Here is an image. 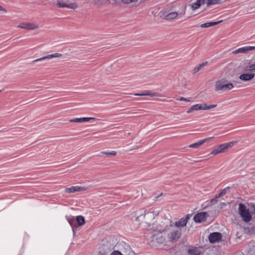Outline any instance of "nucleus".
Returning <instances> with one entry per match:
<instances>
[{
    "instance_id": "obj_1",
    "label": "nucleus",
    "mask_w": 255,
    "mask_h": 255,
    "mask_svg": "<svg viewBox=\"0 0 255 255\" xmlns=\"http://www.w3.org/2000/svg\"><path fill=\"white\" fill-rule=\"evenodd\" d=\"M158 214L154 211L147 212L145 213V211L143 209L139 210L137 213V217L136 219V221H142L144 219L145 222L148 223L152 221Z\"/></svg>"
},
{
    "instance_id": "obj_2",
    "label": "nucleus",
    "mask_w": 255,
    "mask_h": 255,
    "mask_svg": "<svg viewBox=\"0 0 255 255\" xmlns=\"http://www.w3.org/2000/svg\"><path fill=\"white\" fill-rule=\"evenodd\" d=\"M238 209L239 214L244 222L248 223L251 221L252 220V215L249 209L247 208L245 204L241 203H239Z\"/></svg>"
},
{
    "instance_id": "obj_3",
    "label": "nucleus",
    "mask_w": 255,
    "mask_h": 255,
    "mask_svg": "<svg viewBox=\"0 0 255 255\" xmlns=\"http://www.w3.org/2000/svg\"><path fill=\"white\" fill-rule=\"evenodd\" d=\"M234 88L232 83H227L225 79H222L216 82L215 85L216 91H227Z\"/></svg>"
},
{
    "instance_id": "obj_4",
    "label": "nucleus",
    "mask_w": 255,
    "mask_h": 255,
    "mask_svg": "<svg viewBox=\"0 0 255 255\" xmlns=\"http://www.w3.org/2000/svg\"><path fill=\"white\" fill-rule=\"evenodd\" d=\"M166 228L163 227L161 229H157L158 233L152 236V241L156 242L159 244L163 243L166 240L165 236L162 234L166 231Z\"/></svg>"
},
{
    "instance_id": "obj_5",
    "label": "nucleus",
    "mask_w": 255,
    "mask_h": 255,
    "mask_svg": "<svg viewBox=\"0 0 255 255\" xmlns=\"http://www.w3.org/2000/svg\"><path fill=\"white\" fill-rule=\"evenodd\" d=\"M182 235L181 229L172 230L168 234V239L170 242H175L177 241Z\"/></svg>"
},
{
    "instance_id": "obj_6",
    "label": "nucleus",
    "mask_w": 255,
    "mask_h": 255,
    "mask_svg": "<svg viewBox=\"0 0 255 255\" xmlns=\"http://www.w3.org/2000/svg\"><path fill=\"white\" fill-rule=\"evenodd\" d=\"M208 214L206 212H201L197 213L194 216V220L196 223H201L206 221Z\"/></svg>"
},
{
    "instance_id": "obj_7",
    "label": "nucleus",
    "mask_w": 255,
    "mask_h": 255,
    "mask_svg": "<svg viewBox=\"0 0 255 255\" xmlns=\"http://www.w3.org/2000/svg\"><path fill=\"white\" fill-rule=\"evenodd\" d=\"M222 235L218 232H214L211 233L208 237L209 241L211 243L219 242L222 239Z\"/></svg>"
},
{
    "instance_id": "obj_8",
    "label": "nucleus",
    "mask_w": 255,
    "mask_h": 255,
    "mask_svg": "<svg viewBox=\"0 0 255 255\" xmlns=\"http://www.w3.org/2000/svg\"><path fill=\"white\" fill-rule=\"evenodd\" d=\"M57 5L59 7H68L75 9L78 7V4L75 3H67L63 0H58Z\"/></svg>"
},
{
    "instance_id": "obj_9",
    "label": "nucleus",
    "mask_w": 255,
    "mask_h": 255,
    "mask_svg": "<svg viewBox=\"0 0 255 255\" xmlns=\"http://www.w3.org/2000/svg\"><path fill=\"white\" fill-rule=\"evenodd\" d=\"M255 50V46H247L237 49L232 52L233 54L246 53L249 51Z\"/></svg>"
},
{
    "instance_id": "obj_10",
    "label": "nucleus",
    "mask_w": 255,
    "mask_h": 255,
    "mask_svg": "<svg viewBox=\"0 0 255 255\" xmlns=\"http://www.w3.org/2000/svg\"><path fill=\"white\" fill-rule=\"evenodd\" d=\"M189 219V215H186L185 217L181 218L179 221L175 222L174 225L178 229H180L186 226V224Z\"/></svg>"
},
{
    "instance_id": "obj_11",
    "label": "nucleus",
    "mask_w": 255,
    "mask_h": 255,
    "mask_svg": "<svg viewBox=\"0 0 255 255\" xmlns=\"http://www.w3.org/2000/svg\"><path fill=\"white\" fill-rule=\"evenodd\" d=\"M62 55L61 54L58 53H54V54H49L47 56L42 57L41 58H38V59H35V60L32 61V63H35L37 62L42 61L44 60L50 59L53 58H59V57H62Z\"/></svg>"
},
{
    "instance_id": "obj_12",
    "label": "nucleus",
    "mask_w": 255,
    "mask_h": 255,
    "mask_svg": "<svg viewBox=\"0 0 255 255\" xmlns=\"http://www.w3.org/2000/svg\"><path fill=\"white\" fill-rule=\"evenodd\" d=\"M86 188L85 187L79 186H72L69 188H66L65 189V191L68 193H75L77 192H79L81 191H84L86 190Z\"/></svg>"
},
{
    "instance_id": "obj_13",
    "label": "nucleus",
    "mask_w": 255,
    "mask_h": 255,
    "mask_svg": "<svg viewBox=\"0 0 255 255\" xmlns=\"http://www.w3.org/2000/svg\"><path fill=\"white\" fill-rule=\"evenodd\" d=\"M255 74L252 72L245 73L241 74L239 76V79L243 81H249L252 80Z\"/></svg>"
},
{
    "instance_id": "obj_14",
    "label": "nucleus",
    "mask_w": 255,
    "mask_h": 255,
    "mask_svg": "<svg viewBox=\"0 0 255 255\" xmlns=\"http://www.w3.org/2000/svg\"><path fill=\"white\" fill-rule=\"evenodd\" d=\"M245 71H255V58L243 67Z\"/></svg>"
},
{
    "instance_id": "obj_15",
    "label": "nucleus",
    "mask_w": 255,
    "mask_h": 255,
    "mask_svg": "<svg viewBox=\"0 0 255 255\" xmlns=\"http://www.w3.org/2000/svg\"><path fill=\"white\" fill-rule=\"evenodd\" d=\"M18 27L28 30H32L38 28V26L34 23L24 22L20 23Z\"/></svg>"
},
{
    "instance_id": "obj_16",
    "label": "nucleus",
    "mask_w": 255,
    "mask_h": 255,
    "mask_svg": "<svg viewBox=\"0 0 255 255\" xmlns=\"http://www.w3.org/2000/svg\"><path fill=\"white\" fill-rule=\"evenodd\" d=\"M188 255H203V253L200 248L192 247L189 249Z\"/></svg>"
},
{
    "instance_id": "obj_17",
    "label": "nucleus",
    "mask_w": 255,
    "mask_h": 255,
    "mask_svg": "<svg viewBox=\"0 0 255 255\" xmlns=\"http://www.w3.org/2000/svg\"><path fill=\"white\" fill-rule=\"evenodd\" d=\"M213 137H209L206 138H204L203 139L200 140V141L194 143L193 144H190L189 145V147L190 148H198L199 146L203 144L204 142L207 141H209L211 139H212Z\"/></svg>"
},
{
    "instance_id": "obj_18",
    "label": "nucleus",
    "mask_w": 255,
    "mask_h": 255,
    "mask_svg": "<svg viewBox=\"0 0 255 255\" xmlns=\"http://www.w3.org/2000/svg\"><path fill=\"white\" fill-rule=\"evenodd\" d=\"M226 150V146H225L224 144H221L220 145H219L218 147L215 148L211 152V154L213 155H216L219 153L224 152Z\"/></svg>"
},
{
    "instance_id": "obj_19",
    "label": "nucleus",
    "mask_w": 255,
    "mask_h": 255,
    "mask_svg": "<svg viewBox=\"0 0 255 255\" xmlns=\"http://www.w3.org/2000/svg\"><path fill=\"white\" fill-rule=\"evenodd\" d=\"M96 119L94 117H84V118H75L73 119L70 120L69 121L70 122L73 123H81V122H85L89 121L91 120H96Z\"/></svg>"
},
{
    "instance_id": "obj_20",
    "label": "nucleus",
    "mask_w": 255,
    "mask_h": 255,
    "mask_svg": "<svg viewBox=\"0 0 255 255\" xmlns=\"http://www.w3.org/2000/svg\"><path fill=\"white\" fill-rule=\"evenodd\" d=\"M206 3L205 0H197L196 2L191 4V7L192 10L198 9L202 5Z\"/></svg>"
},
{
    "instance_id": "obj_21",
    "label": "nucleus",
    "mask_w": 255,
    "mask_h": 255,
    "mask_svg": "<svg viewBox=\"0 0 255 255\" xmlns=\"http://www.w3.org/2000/svg\"><path fill=\"white\" fill-rule=\"evenodd\" d=\"M221 22H222V20L218 21H212V22H208L206 23H203L200 25V27L201 28H207L209 27L210 26H213L216 25H217L218 24L220 23Z\"/></svg>"
},
{
    "instance_id": "obj_22",
    "label": "nucleus",
    "mask_w": 255,
    "mask_h": 255,
    "mask_svg": "<svg viewBox=\"0 0 255 255\" xmlns=\"http://www.w3.org/2000/svg\"><path fill=\"white\" fill-rule=\"evenodd\" d=\"M76 222L79 226H81L85 224V218L83 216L79 215L76 217Z\"/></svg>"
},
{
    "instance_id": "obj_23",
    "label": "nucleus",
    "mask_w": 255,
    "mask_h": 255,
    "mask_svg": "<svg viewBox=\"0 0 255 255\" xmlns=\"http://www.w3.org/2000/svg\"><path fill=\"white\" fill-rule=\"evenodd\" d=\"M179 13L176 12H171L165 16L166 20H172L176 18Z\"/></svg>"
},
{
    "instance_id": "obj_24",
    "label": "nucleus",
    "mask_w": 255,
    "mask_h": 255,
    "mask_svg": "<svg viewBox=\"0 0 255 255\" xmlns=\"http://www.w3.org/2000/svg\"><path fill=\"white\" fill-rule=\"evenodd\" d=\"M217 107V105H208L207 104L204 103L201 104L202 110H209Z\"/></svg>"
},
{
    "instance_id": "obj_25",
    "label": "nucleus",
    "mask_w": 255,
    "mask_h": 255,
    "mask_svg": "<svg viewBox=\"0 0 255 255\" xmlns=\"http://www.w3.org/2000/svg\"><path fill=\"white\" fill-rule=\"evenodd\" d=\"M207 63H208V62L207 61H205L200 64H199L198 66L195 67L194 69H193L194 73L198 72L202 68H203L204 66H205L207 64Z\"/></svg>"
},
{
    "instance_id": "obj_26",
    "label": "nucleus",
    "mask_w": 255,
    "mask_h": 255,
    "mask_svg": "<svg viewBox=\"0 0 255 255\" xmlns=\"http://www.w3.org/2000/svg\"><path fill=\"white\" fill-rule=\"evenodd\" d=\"M134 95L137 96H149L150 97H153L155 96V94L154 93L147 91L142 93H136Z\"/></svg>"
},
{
    "instance_id": "obj_27",
    "label": "nucleus",
    "mask_w": 255,
    "mask_h": 255,
    "mask_svg": "<svg viewBox=\"0 0 255 255\" xmlns=\"http://www.w3.org/2000/svg\"><path fill=\"white\" fill-rule=\"evenodd\" d=\"M206 0V4L208 6L218 4L220 2L221 0Z\"/></svg>"
},
{
    "instance_id": "obj_28",
    "label": "nucleus",
    "mask_w": 255,
    "mask_h": 255,
    "mask_svg": "<svg viewBox=\"0 0 255 255\" xmlns=\"http://www.w3.org/2000/svg\"><path fill=\"white\" fill-rule=\"evenodd\" d=\"M229 189V187L224 188L221 191V192L217 195V197H221L225 195L227 193V190Z\"/></svg>"
},
{
    "instance_id": "obj_29",
    "label": "nucleus",
    "mask_w": 255,
    "mask_h": 255,
    "mask_svg": "<svg viewBox=\"0 0 255 255\" xmlns=\"http://www.w3.org/2000/svg\"><path fill=\"white\" fill-rule=\"evenodd\" d=\"M103 154L107 155H116L117 154V152L115 151H104L102 152Z\"/></svg>"
},
{
    "instance_id": "obj_30",
    "label": "nucleus",
    "mask_w": 255,
    "mask_h": 255,
    "mask_svg": "<svg viewBox=\"0 0 255 255\" xmlns=\"http://www.w3.org/2000/svg\"><path fill=\"white\" fill-rule=\"evenodd\" d=\"M138 0H121V1L125 4H130L136 2Z\"/></svg>"
},
{
    "instance_id": "obj_31",
    "label": "nucleus",
    "mask_w": 255,
    "mask_h": 255,
    "mask_svg": "<svg viewBox=\"0 0 255 255\" xmlns=\"http://www.w3.org/2000/svg\"><path fill=\"white\" fill-rule=\"evenodd\" d=\"M235 142L231 141L228 143H224V145L226 146V150L230 147H232L235 144Z\"/></svg>"
},
{
    "instance_id": "obj_32",
    "label": "nucleus",
    "mask_w": 255,
    "mask_h": 255,
    "mask_svg": "<svg viewBox=\"0 0 255 255\" xmlns=\"http://www.w3.org/2000/svg\"><path fill=\"white\" fill-rule=\"evenodd\" d=\"M194 111L202 110H201V104H197L192 106V109Z\"/></svg>"
},
{
    "instance_id": "obj_33",
    "label": "nucleus",
    "mask_w": 255,
    "mask_h": 255,
    "mask_svg": "<svg viewBox=\"0 0 255 255\" xmlns=\"http://www.w3.org/2000/svg\"><path fill=\"white\" fill-rule=\"evenodd\" d=\"M74 217L72 216L66 217L67 220L68 221V222H69V224L70 225V226L71 227L72 226V224L71 222V221L72 220H74Z\"/></svg>"
},
{
    "instance_id": "obj_34",
    "label": "nucleus",
    "mask_w": 255,
    "mask_h": 255,
    "mask_svg": "<svg viewBox=\"0 0 255 255\" xmlns=\"http://www.w3.org/2000/svg\"><path fill=\"white\" fill-rule=\"evenodd\" d=\"M219 197H217V195L215 196V198L212 199L210 201V202L212 204H214L215 203H216L218 202V198Z\"/></svg>"
},
{
    "instance_id": "obj_35",
    "label": "nucleus",
    "mask_w": 255,
    "mask_h": 255,
    "mask_svg": "<svg viewBox=\"0 0 255 255\" xmlns=\"http://www.w3.org/2000/svg\"><path fill=\"white\" fill-rule=\"evenodd\" d=\"M111 255H123L122 254V253L118 251H114L111 254Z\"/></svg>"
},
{
    "instance_id": "obj_36",
    "label": "nucleus",
    "mask_w": 255,
    "mask_h": 255,
    "mask_svg": "<svg viewBox=\"0 0 255 255\" xmlns=\"http://www.w3.org/2000/svg\"><path fill=\"white\" fill-rule=\"evenodd\" d=\"M179 101H185V102H190V100L188 99H186L185 98H184V97H180L179 99H178Z\"/></svg>"
},
{
    "instance_id": "obj_37",
    "label": "nucleus",
    "mask_w": 255,
    "mask_h": 255,
    "mask_svg": "<svg viewBox=\"0 0 255 255\" xmlns=\"http://www.w3.org/2000/svg\"><path fill=\"white\" fill-rule=\"evenodd\" d=\"M251 213L253 215H255V206L253 207V209L251 210Z\"/></svg>"
},
{
    "instance_id": "obj_38",
    "label": "nucleus",
    "mask_w": 255,
    "mask_h": 255,
    "mask_svg": "<svg viewBox=\"0 0 255 255\" xmlns=\"http://www.w3.org/2000/svg\"><path fill=\"white\" fill-rule=\"evenodd\" d=\"M192 106L187 111V113L189 114V113H190L193 111H194V110H192Z\"/></svg>"
},
{
    "instance_id": "obj_39",
    "label": "nucleus",
    "mask_w": 255,
    "mask_h": 255,
    "mask_svg": "<svg viewBox=\"0 0 255 255\" xmlns=\"http://www.w3.org/2000/svg\"><path fill=\"white\" fill-rule=\"evenodd\" d=\"M99 255H107V254L106 253L100 252Z\"/></svg>"
},
{
    "instance_id": "obj_40",
    "label": "nucleus",
    "mask_w": 255,
    "mask_h": 255,
    "mask_svg": "<svg viewBox=\"0 0 255 255\" xmlns=\"http://www.w3.org/2000/svg\"><path fill=\"white\" fill-rule=\"evenodd\" d=\"M0 10H2L4 12H6V10L4 8H3L0 5Z\"/></svg>"
},
{
    "instance_id": "obj_41",
    "label": "nucleus",
    "mask_w": 255,
    "mask_h": 255,
    "mask_svg": "<svg viewBox=\"0 0 255 255\" xmlns=\"http://www.w3.org/2000/svg\"><path fill=\"white\" fill-rule=\"evenodd\" d=\"M115 1H118L119 0H114Z\"/></svg>"
}]
</instances>
